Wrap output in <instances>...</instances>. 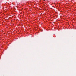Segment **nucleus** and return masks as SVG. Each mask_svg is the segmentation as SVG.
<instances>
[{"mask_svg":"<svg viewBox=\"0 0 76 76\" xmlns=\"http://www.w3.org/2000/svg\"><path fill=\"white\" fill-rule=\"evenodd\" d=\"M44 0V1H45V0Z\"/></svg>","mask_w":76,"mask_h":76,"instance_id":"f257e3e1","label":"nucleus"}]
</instances>
